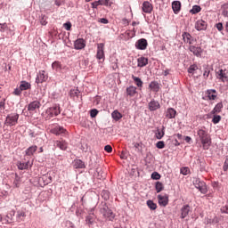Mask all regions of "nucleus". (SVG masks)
Wrapping results in <instances>:
<instances>
[{
    "label": "nucleus",
    "mask_w": 228,
    "mask_h": 228,
    "mask_svg": "<svg viewBox=\"0 0 228 228\" xmlns=\"http://www.w3.org/2000/svg\"><path fill=\"white\" fill-rule=\"evenodd\" d=\"M197 134L201 142L204 151H208L211 147V137L208 134V132L202 128H200Z\"/></svg>",
    "instance_id": "obj_1"
},
{
    "label": "nucleus",
    "mask_w": 228,
    "mask_h": 228,
    "mask_svg": "<svg viewBox=\"0 0 228 228\" xmlns=\"http://www.w3.org/2000/svg\"><path fill=\"white\" fill-rule=\"evenodd\" d=\"M100 213L102 215L103 218H105V220H109V222H113V220H115V213H113V210H111L106 204L102 206Z\"/></svg>",
    "instance_id": "obj_2"
},
{
    "label": "nucleus",
    "mask_w": 228,
    "mask_h": 228,
    "mask_svg": "<svg viewBox=\"0 0 228 228\" xmlns=\"http://www.w3.org/2000/svg\"><path fill=\"white\" fill-rule=\"evenodd\" d=\"M19 123V114L18 113H11L8 114L5 118L4 126H9L10 127L13 126H17Z\"/></svg>",
    "instance_id": "obj_3"
},
{
    "label": "nucleus",
    "mask_w": 228,
    "mask_h": 228,
    "mask_svg": "<svg viewBox=\"0 0 228 228\" xmlns=\"http://www.w3.org/2000/svg\"><path fill=\"white\" fill-rule=\"evenodd\" d=\"M192 183L195 188H197V190H199L200 193H208V186L206 185V183H204V181H200L199 178H194Z\"/></svg>",
    "instance_id": "obj_4"
},
{
    "label": "nucleus",
    "mask_w": 228,
    "mask_h": 228,
    "mask_svg": "<svg viewBox=\"0 0 228 228\" xmlns=\"http://www.w3.org/2000/svg\"><path fill=\"white\" fill-rule=\"evenodd\" d=\"M61 113V111L60 110V106L48 108L45 112V114L47 115L46 118L49 120L50 118H53V117H58V115H60Z\"/></svg>",
    "instance_id": "obj_5"
},
{
    "label": "nucleus",
    "mask_w": 228,
    "mask_h": 228,
    "mask_svg": "<svg viewBox=\"0 0 228 228\" xmlns=\"http://www.w3.org/2000/svg\"><path fill=\"white\" fill-rule=\"evenodd\" d=\"M49 79V76L45 72V70H40L36 77V83L38 85L40 83H45Z\"/></svg>",
    "instance_id": "obj_6"
},
{
    "label": "nucleus",
    "mask_w": 228,
    "mask_h": 228,
    "mask_svg": "<svg viewBox=\"0 0 228 228\" xmlns=\"http://www.w3.org/2000/svg\"><path fill=\"white\" fill-rule=\"evenodd\" d=\"M96 58L97 60H104V43L97 44Z\"/></svg>",
    "instance_id": "obj_7"
},
{
    "label": "nucleus",
    "mask_w": 228,
    "mask_h": 228,
    "mask_svg": "<svg viewBox=\"0 0 228 228\" xmlns=\"http://www.w3.org/2000/svg\"><path fill=\"white\" fill-rule=\"evenodd\" d=\"M147 45H149V43H147V39L145 38H141L135 43L136 49H139L140 51H145Z\"/></svg>",
    "instance_id": "obj_8"
},
{
    "label": "nucleus",
    "mask_w": 228,
    "mask_h": 228,
    "mask_svg": "<svg viewBox=\"0 0 228 228\" xmlns=\"http://www.w3.org/2000/svg\"><path fill=\"white\" fill-rule=\"evenodd\" d=\"M74 47L77 51L85 49V47H86V42L83 38H78L75 41Z\"/></svg>",
    "instance_id": "obj_9"
},
{
    "label": "nucleus",
    "mask_w": 228,
    "mask_h": 228,
    "mask_svg": "<svg viewBox=\"0 0 228 228\" xmlns=\"http://www.w3.org/2000/svg\"><path fill=\"white\" fill-rule=\"evenodd\" d=\"M40 102L38 101H34L31 102L28 105V111L33 112V111H37V110H40Z\"/></svg>",
    "instance_id": "obj_10"
},
{
    "label": "nucleus",
    "mask_w": 228,
    "mask_h": 228,
    "mask_svg": "<svg viewBox=\"0 0 228 228\" xmlns=\"http://www.w3.org/2000/svg\"><path fill=\"white\" fill-rule=\"evenodd\" d=\"M208 28V23L202 20H199L195 24V29L197 31H204Z\"/></svg>",
    "instance_id": "obj_11"
},
{
    "label": "nucleus",
    "mask_w": 228,
    "mask_h": 228,
    "mask_svg": "<svg viewBox=\"0 0 228 228\" xmlns=\"http://www.w3.org/2000/svg\"><path fill=\"white\" fill-rule=\"evenodd\" d=\"M227 69H219L218 71H216V76L217 79H221V81H225L227 80Z\"/></svg>",
    "instance_id": "obj_12"
},
{
    "label": "nucleus",
    "mask_w": 228,
    "mask_h": 228,
    "mask_svg": "<svg viewBox=\"0 0 228 228\" xmlns=\"http://www.w3.org/2000/svg\"><path fill=\"white\" fill-rule=\"evenodd\" d=\"M24 220H26V209L18 210L16 215V222L20 224V222H24Z\"/></svg>",
    "instance_id": "obj_13"
},
{
    "label": "nucleus",
    "mask_w": 228,
    "mask_h": 228,
    "mask_svg": "<svg viewBox=\"0 0 228 228\" xmlns=\"http://www.w3.org/2000/svg\"><path fill=\"white\" fill-rule=\"evenodd\" d=\"M158 200H159V206H162L163 208H166V206H168V196L167 195L159 194L158 196Z\"/></svg>",
    "instance_id": "obj_14"
},
{
    "label": "nucleus",
    "mask_w": 228,
    "mask_h": 228,
    "mask_svg": "<svg viewBox=\"0 0 228 228\" xmlns=\"http://www.w3.org/2000/svg\"><path fill=\"white\" fill-rule=\"evenodd\" d=\"M189 50L194 54V56H200V54H202V48L200 46H195L193 44L190 45Z\"/></svg>",
    "instance_id": "obj_15"
},
{
    "label": "nucleus",
    "mask_w": 228,
    "mask_h": 228,
    "mask_svg": "<svg viewBox=\"0 0 228 228\" xmlns=\"http://www.w3.org/2000/svg\"><path fill=\"white\" fill-rule=\"evenodd\" d=\"M95 215L94 214V210L89 212V215L86 217V223L87 225H94L95 223Z\"/></svg>",
    "instance_id": "obj_16"
},
{
    "label": "nucleus",
    "mask_w": 228,
    "mask_h": 228,
    "mask_svg": "<svg viewBox=\"0 0 228 228\" xmlns=\"http://www.w3.org/2000/svg\"><path fill=\"white\" fill-rule=\"evenodd\" d=\"M148 108L150 111H156V110H159L160 108L159 102L152 100L148 103Z\"/></svg>",
    "instance_id": "obj_17"
},
{
    "label": "nucleus",
    "mask_w": 228,
    "mask_h": 228,
    "mask_svg": "<svg viewBox=\"0 0 228 228\" xmlns=\"http://www.w3.org/2000/svg\"><path fill=\"white\" fill-rule=\"evenodd\" d=\"M207 96L208 101H215L216 97H218V93H216V90L215 89H208L207 91Z\"/></svg>",
    "instance_id": "obj_18"
},
{
    "label": "nucleus",
    "mask_w": 228,
    "mask_h": 228,
    "mask_svg": "<svg viewBox=\"0 0 228 228\" xmlns=\"http://www.w3.org/2000/svg\"><path fill=\"white\" fill-rule=\"evenodd\" d=\"M65 131L67 130H65V128H63L62 126H55L50 130V133H52V134H56V136H58L60 134H63Z\"/></svg>",
    "instance_id": "obj_19"
},
{
    "label": "nucleus",
    "mask_w": 228,
    "mask_h": 228,
    "mask_svg": "<svg viewBox=\"0 0 228 228\" xmlns=\"http://www.w3.org/2000/svg\"><path fill=\"white\" fill-rule=\"evenodd\" d=\"M149 64V59L146 57H140L137 59V67L142 68L147 67Z\"/></svg>",
    "instance_id": "obj_20"
},
{
    "label": "nucleus",
    "mask_w": 228,
    "mask_h": 228,
    "mask_svg": "<svg viewBox=\"0 0 228 228\" xmlns=\"http://www.w3.org/2000/svg\"><path fill=\"white\" fill-rule=\"evenodd\" d=\"M223 109H224V103L218 102L210 112V115H216V113H222Z\"/></svg>",
    "instance_id": "obj_21"
},
{
    "label": "nucleus",
    "mask_w": 228,
    "mask_h": 228,
    "mask_svg": "<svg viewBox=\"0 0 228 228\" xmlns=\"http://www.w3.org/2000/svg\"><path fill=\"white\" fill-rule=\"evenodd\" d=\"M142 12H144V13H151V12H152V4L150 2H144L142 4Z\"/></svg>",
    "instance_id": "obj_22"
},
{
    "label": "nucleus",
    "mask_w": 228,
    "mask_h": 228,
    "mask_svg": "<svg viewBox=\"0 0 228 228\" xmlns=\"http://www.w3.org/2000/svg\"><path fill=\"white\" fill-rule=\"evenodd\" d=\"M190 205H184L182 208H181V218H186L187 216L190 214Z\"/></svg>",
    "instance_id": "obj_23"
},
{
    "label": "nucleus",
    "mask_w": 228,
    "mask_h": 228,
    "mask_svg": "<svg viewBox=\"0 0 228 228\" xmlns=\"http://www.w3.org/2000/svg\"><path fill=\"white\" fill-rule=\"evenodd\" d=\"M172 8H173L174 13H175V15H177V13H179V12H181V3L179 1H174L172 3Z\"/></svg>",
    "instance_id": "obj_24"
},
{
    "label": "nucleus",
    "mask_w": 228,
    "mask_h": 228,
    "mask_svg": "<svg viewBox=\"0 0 228 228\" xmlns=\"http://www.w3.org/2000/svg\"><path fill=\"white\" fill-rule=\"evenodd\" d=\"M175 115H177V111L173 108H169L167 110V112H166L167 118H175Z\"/></svg>",
    "instance_id": "obj_25"
},
{
    "label": "nucleus",
    "mask_w": 228,
    "mask_h": 228,
    "mask_svg": "<svg viewBox=\"0 0 228 228\" xmlns=\"http://www.w3.org/2000/svg\"><path fill=\"white\" fill-rule=\"evenodd\" d=\"M126 94L129 97H134L136 95V87L134 86H130L126 88Z\"/></svg>",
    "instance_id": "obj_26"
},
{
    "label": "nucleus",
    "mask_w": 228,
    "mask_h": 228,
    "mask_svg": "<svg viewBox=\"0 0 228 228\" xmlns=\"http://www.w3.org/2000/svg\"><path fill=\"white\" fill-rule=\"evenodd\" d=\"M183 38L186 44H190V45L193 44V40H191V35H190V33L184 32L183 34Z\"/></svg>",
    "instance_id": "obj_27"
},
{
    "label": "nucleus",
    "mask_w": 228,
    "mask_h": 228,
    "mask_svg": "<svg viewBox=\"0 0 228 228\" xmlns=\"http://www.w3.org/2000/svg\"><path fill=\"white\" fill-rule=\"evenodd\" d=\"M55 145L61 149V151H65L68 147L67 142L65 141H56Z\"/></svg>",
    "instance_id": "obj_28"
},
{
    "label": "nucleus",
    "mask_w": 228,
    "mask_h": 228,
    "mask_svg": "<svg viewBox=\"0 0 228 228\" xmlns=\"http://www.w3.org/2000/svg\"><path fill=\"white\" fill-rule=\"evenodd\" d=\"M149 88H151L152 92H159V83L157 81H152L150 83Z\"/></svg>",
    "instance_id": "obj_29"
},
{
    "label": "nucleus",
    "mask_w": 228,
    "mask_h": 228,
    "mask_svg": "<svg viewBox=\"0 0 228 228\" xmlns=\"http://www.w3.org/2000/svg\"><path fill=\"white\" fill-rule=\"evenodd\" d=\"M20 88L21 92H24V90H31V84H29L27 81H21L20 85Z\"/></svg>",
    "instance_id": "obj_30"
},
{
    "label": "nucleus",
    "mask_w": 228,
    "mask_h": 228,
    "mask_svg": "<svg viewBox=\"0 0 228 228\" xmlns=\"http://www.w3.org/2000/svg\"><path fill=\"white\" fill-rule=\"evenodd\" d=\"M132 79L134 81L136 86H138L139 88H142V86H143V81H142V78L133 75Z\"/></svg>",
    "instance_id": "obj_31"
},
{
    "label": "nucleus",
    "mask_w": 228,
    "mask_h": 228,
    "mask_svg": "<svg viewBox=\"0 0 228 228\" xmlns=\"http://www.w3.org/2000/svg\"><path fill=\"white\" fill-rule=\"evenodd\" d=\"M37 145L30 146L28 149L26 150L27 156H33L35 152H37Z\"/></svg>",
    "instance_id": "obj_32"
},
{
    "label": "nucleus",
    "mask_w": 228,
    "mask_h": 228,
    "mask_svg": "<svg viewBox=\"0 0 228 228\" xmlns=\"http://www.w3.org/2000/svg\"><path fill=\"white\" fill-rule=\"evenodd\" d=\"M111 117L114 120H116V122H118V120H120V118H122V114L120 112H118V110H114L111 113Z\"/></svg>",
    "instance_id": "obj_33"
},
{
    "label": "nucleus",
    "mask_w": 228,
    "mask_h": 228,
    "mask_svg": "<svg viewBox=\"0 0 228 228\" xmlns=\"http://www.w3.org/2000/svg\"><path fill=\"white\" fill-rule=\"evenodd\" d=\"M52 69L53 70H56V72H58V70H61V62L55 61L52 63Z\"/></svg>",
    "instance_id": "obj_34"
},
{
    "label": "nucleus",
    "mask_w": 228,
    "mask_h": 228,
    "mask_svg": "<svg viewBox=\"0 0 228 228\" xmlns=\"http://www.w3.org/2000/svg\"><path fill=\"white\" fill-rule=\"evenodd\" d=\"M18 168L19 170H28V168H29V162H18Z\"/></svg>",
    "instance_id": "obj_35"
},
{
    "label": "nucleus",
    "mask_w": 228,
    "mask_h": 228,
    "mask_svg": "<svg viewBox=\"0 0 228 228\" xmlns=\"http://www.w3.org/2000/svg\"><path fill=\"white\" fill-rule=\"evenodd\" d=\"M75 168H85V162L81 159H77L74 162Z\"/></svg>",
    "instance_id": "obj_36"
},
{
    "label": "nucleus",
    "mask_w": 228,
    "mask_h": 228,
    "mask_svg": "<svg viewBox=\"0 0 228 228\" xmlns=\"http://www.w3.org/2000/svg\"><path fill=\"white\" fill-rule=\"evenodd\" d=\"M98 4L100 6H111L113 4L111 0H98Z\"/></svg>",
    "instance_id": "obj_37"
},
{
    "label": "nucleus",
    "mask_w": 228,
    "mask_h": 228,
    "mask_svg": "<svg viewBox=\"0 0 228 228\" xmlns=\"http://www.w3.org/2000/svg\"><path fill=\"white\" fill-rule=\"evenodd\" d=\"M200 10H202V8H200V5H193L190 12L195 15L196 13H200Z\"/></svg>",
    "instance_id": "obj_38"
},
{
    "label": "nucleus",
    "mask_w": 228,
    "mask_h": 228,
    "mask_svg": "<svg viewBox=\"0 0 228 228\" xmlns=\"http://www.w3.org/2000/svg\"><path fill=\"white\" fill-rule=\"evenodd\" d=\"M147 206L148 208H150V209H151L152 211H154L155 209H157L158 205H156V203H154V201L149 200L147 201Z\"/></svg>",
    "instance_id": "obj_39"
},
{
    "label": "nucleus",
    "mask_w": 228,
    "mask_h": 228,
    "mask_svg": "<svg viewBox=\"0 0 228 228\" xmlns=\"http://www.w3.org/2000/svg\"><path fill=\"white\" fill-rule=\"evenodd\" d=\"M155 188H156L157 193H159V192L163 191V189L165 187L163 186V183L161 182H157L156 185H155Z\"/></svg>",
    "instance_id": "obj_40"
},
{
    "label": "nucleus",
    "mask_w": 228,
    "mask_h": 228,
    "mask_svg": "<svg viewBox=\"0 0 228 228\" xmlns=\"http://www.w3.org/2000/svg\"><path fill=\"white\" fill-rule=\"evenodd\" d=\"M195 70H199V66H197V64H192L188 69L189 74H195Z\"/></svg>",
    "instance_id": "obj_41"
},
{
    "label": "nucleus",
    "mask_w": 228,
    "mask_h": 228,
    "mask_svg": "<svg viewBox=\"0 0 228 228\" xmlns=\"http://www.w3.org/2000/svg\"><path fill=\"white\" fill-rule=\"evenodd\" d=\"M210 115H214V117L212 118L213 124H218L220 122V120H222V116H220V115H216V114H210Z\"/></svg>",
    "instance_id": "obj_42"
},
{
    "label": "nucleus",
    "mask_w": 228,
    "mask_h": 228,
    "mask_svg": "<svg viewBox=\"0 0 228 228\" xmlns=\"http://www.w3.org/2000/svg\"><path fill=\"white\" fill-rule=\"evenodd\" d=\"M151 179H154L155 181H159V179H161V175H159V173L158 172H153L151 174Z\"/></svg>",
    "instance_id": "obj_43"
},
{
    "label": "nucleus",
    "mask_w": 228,
    "mask_h": 228,
    "mask_svg": "<svg viewBox=\"0 0 228 228\" xmlns=\"http://www.w3.org/2000/svg\"><path fill=\"white\" fill-rule=\"evenodd\" d=\"M180 174H183V175H188L190 174V168L189 167H182L180 169Z\"/></svg>",
    "instance_id": "obj_44"
},
{
    "label": "nucleus",
    "mask_w": 228,
    "mask_h": 228,
    "mask_svg": "<svg viewBox=\"0 0 228 228\" xmlns=\"http://www.w3.org/2000/svg\"><path fill=\"white\" fill-rule=\"evenodd\" d=\"M63 28H65L66 31H70V29H72V23H70V21H68L63 24Z\"/></svg>",
    "instance_id": "obj_45"
},
{
    "label": "nucleus",
    "mask_w": 228,
    "mask_h": 228,
    "mask_svg": "<svg viewBox=\"0 0 228 228\" xmlns=\"http://www.w3.org/2000/svg\"><path fill=\"white\" fill-rule=\"evenodd\" d=\"M8 29V24L6 23H0V31L1 33H4Z\"/></svg>",
    "instance_id": "obj_46"
},
{
    "label": "nucleus",
    "mask_w": 228,
    "mask_h": 228,
    "mask_svg": "<svg viewBox=\"0 0 228 228\" xmlns=\"http://www.w3.org/2000/svg\"><path fill=\"white\" fill-rule=\"evenodd\" d=\"M98 114H99V110H97V109H93L90 111V115L92 118H95V117H97Z\"/></svg>",
    "instance_id": "obj_47"
},
{
    "label": "nucleus",
    "mask_w": 228,
    "mask_h": 228,
    "mask_svg": "<svg viewBox=\"0 0 228 228\" xmlns=\"http://www.w3.org/2000/svg\"><path fill=\"white\" fill-rule=\"evenodd\" d=\"M157 149H165V142L159 141L156 144Z\"/></svg>",
    "instance_id": "obj_48"
},
{
    "label": "nucleus",
    "mask_w": 228,
    "mask_h": 228,
    "mask_svg": "<svg viewBox=\"0 0 228 228\" xmlns=\"http://www.w3.org/2000/svg\"><path fill=\"white\" fill-rule=\"evenodd\" d=\"M163 136H165V132H163V131H158V133L156 134V138L158 140H161V138H163Z\"/></svg>",
    "instance_id": "obj_49"
},
{
    "label": "nucleus",
    "mask_w": 228,
    "mask_h": 228,
    "mask_svg": "<svg viewBox=\"0 0 228 228\" xmlns=\"http://www.w3.org/2000/svg\"><path fill=\"white\" fill-rule=\"evenodd\" d=\"M42 179H43V181H46L45 184H49V183H52V181H53V177H51V176L47 177V175H44L42 177Z\"/></svg>",
    "instance_id": "obj_50"
},
{
    "label": "nucleus",
    "mask_w": 228,
    "mask_h": 228,
    "mask_svg": "<svg viewBox=\"0 0 228 228\" xmlns=\"http://www.w3.org/2000/svg\"><path fill=\"white\" fill-rule=\"evenodd\" d=\"M14 215H15V212L13 211L12 214H11V216H7L6 224H12V220H13V216Z\"/></svg>",
    "instance_id": "obj_51"
},
{
    "label": "nucleus",
    "mask_w": 228,
    "mask_h": 228,
    "mask_svg": "<svg viewBox=\"0 0 228 228\" xmlns=\"http://www.w3.org/2000/svg\"><path fill=\"white\" fill-rule=\"evenodd\" d=\"M223 170L224 172H227L228 171V157H226L225 160H224V166H223Z\"/></svg>",
    "instance_id": "obj_52"
},
{
    "label": "nucleus",
    "mask_w": 228,
    "mask_h": 228,
    "mask_svg": "<svg viewBox=\"0 0 228 228\" xmlns=\"http://www.w3.org/2000/svg\"><path fill=\"white\" fill-rule=\"evenodd\" d=\"M216 29H218L219 31H223V30H224V24H222V22L216 23Z\"/></svg>",
    "instance_id": "obj_53"
},
{
    "label": "nucleus",
    "mask_w": 228,
    "mask_h": 228,
    "mask_svg": "<svg viewBox=\"0 0 228 228\" xmlns=\"http://www.w3.org/2000/svg\"><path fill=\"white\" fill-rule=\"evenodd\" d=\"M20 94H22V89H20V87L14 89L13 91L14 95H20Z\"/></svg>",
    "instance_id": "obj_54"
},
{
    "label": "nucleus",
    "mask_w": 228,
    "mask_h": 228,
    "mask_svg": "<svg viewBox=\"0 0 228 228\" xmlns=\"http://www.w3.org/2000/svg\"><path fill=\"white\" fill-rule=\"evenodd\" d=\"M104 151H106V152H112L113 151V148L111 147V145H106L105 147H104Z\"/></svg>",
    "instance_id": "obj_55"
},
{
    "label": "nucleus",
    "mask_w": 228,
    "mask_h": 228,
    "mask_svg": "<svg viewBox=\"0 0 228 228\" xmlns=\"http://www.w3.org/2000/svg\"><path fill=\"white\" fill-rule=\"evenodd\" d=\"M102 197H104L105 200L110 199V192H108L107 191H104L102 192Z\"/></svg>",
    "instance_id": "obj_56"
},
{
    "label": "nucleus",
    "mask_w": 228,
    "mask_h": 228,
    "mask_svg": "<svg viewBox=\"0 0 228 228\" xmlns=\"http://www.w3.org/2000/svg\"><path fill=\"white\" fill-rule=\"evenodd\" d=\"M221 213H226V215H228V205H225L221 208Z\"/></svg>",
    "instance_id": "obj_57"
},
{
    "label": "nucleus",
    "mask_w": 228,
    "mask_h": 228,
    "mask_svg": "<svg viewBox=\"0 0 228 228\" xmlns=\"http://www.w3.org/2000/svg\"><path fill=\"white\" fill-rule=\"evenodd\" d=\"M99 22H101L102 24H108L109 20L106 18H102L100 19Z\"/></svg>",
    "instance_id": "obj_58"
},
{
    "label": "nucleus",
    "mask_w": 228,
    "mask_h": 228,
    "mask_svg": "<svg viewBox=\"0 0 228 228\" xmlns=\"http://www.w3.org/2000/svg\"><path fill=\"white\" fill-rule=\"evenodd\" d=\"M20 178H19V176H16L15 180H14V184L16 186V188H19V181H20Z\"/></svg>",
    "instance_id": "obj_59"
},
{
    "label": "nucleus",
    "mask_w": 228,
    "mask_h": 228,
    "mask_svg": "<svg viewBox=\"0 0 228 228\" xmlns=\"http://www.w3.org/2000/svg\"><path fill=\"white\" fill-rule=\"evenodd\" d=\"M66 225L68 226V228H74V224H72V222L70 221H67Z\"/></svg>",
    "instance_id": "obj_60"
},
{
    "label": "nucleus",
    "mask_w": 228,
    "mask_h": 228,
    "mask_svg": "<svg viewBox=\"0 0 228 228\" xmlns=\"http://www.w3.org/2000/svg\"><path fill=\"white\" fill-rule=\"evenodd\" d=\"M97 6H100L99 1H95L92 3V7L93 8H97Z\"/></svg>",
    "instance_id": "obj_61"
},
{
    "label": "nucleus",
    "mask_w": 228,
    "mask_h": 228,
    "mask_svg": "<svg viewBox=\"0 0 228 228\" xmlns=\"http://www.w3.org/2000/svg\"><path fill=\"white\" fill-rule=\"evenodd\" d=\"M209 72H210L209 69H206L203 73L204 77L206 78L209 77Z\"/></svg>",
    "instance_id": "obj_62"
},
{
    "label": "nucleus",
    "mask_w": 228,
    "mask_h": 228,
    "mask_svg": "<svg viewBox=\"0 0 228 228\" xmlns=\"http://www.w3.org/2000/svg\"><path fill=\"white\" fill-rule=\"evenodd\" d=\"M65 0H55L56 6H61V3H63Z\"/></svg>",
    "instance_id": "obj_63"
},
{
    "label": "nucleus",
    "mask_w": 228,
    "mask_h": 228,
    "mask_svg": "<svg viewBox=\"0 0 228 228\" xmlns=\"http://www.w3.org/2000/svg\"><path fill=\"white\" fill-rule=\"evenodd\" d=\"M222 8H223V10H226L227 11L228 10V3L223 4Z\"/></svg>",
    "instance_id": "obj_64"
}]
</instances>
